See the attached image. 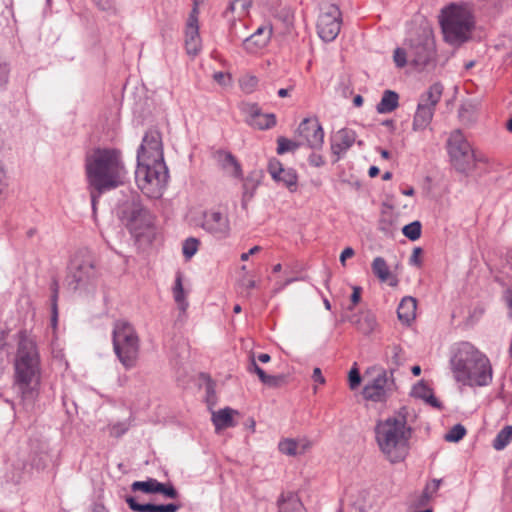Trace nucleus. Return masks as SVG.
Segmentation results:
<instances>
[{
  "label": "nucleus",
  "instance_id": "1",
  "mask_svg": "<svg viewBox=\"0 0 512 512\" xmlns=\"http://www.w3.org/2000/svg\"><path fill=\"white\" fill-rule=\"evenodd\" d=\"M86 174L89 185L97 192L91 193L92 205L103 192L124 184L127 171L121 152L112 148H97L86 158Z\"/></svg>",
  "mask_w": 512,
  "mask_h": 512
},
{
  "label": "nucleus",
  "instance_id": "2",
  "mask_svg": "<svg viewBox=\"0 0 512 512\" xmlns=\"http://www.w3.org/2000/svg\"><path fill=\"white\" fill-rule=\"evenodd\" d=\"M406 416V408H401L395 415L379 420L374 428L378 448L392 464L404 461L409 454L412 429Z\"/></svg>",
  "mask_w": 512,
  "mask_h": 512
},
{
  "label": "nucleus",
  "instance_id": "3",
  "mask_svg": "<svg viewBox=\"0 0 512 512\" xmlns=\"http://www.w3.org/2000/svg\"><path fill=\"white\" fill-rule=\"evenodd\" d=\"M451 370L457 382L467 386H488L493 369L488 357L469 342L459 344L450 359Z\"/></svg>",
  "mask_w": 512,
  "mask_h": 512
},
{
  "label": "nucleus",
  "instance_id": "4",
  "mask_svg": "<svg viewBox=\"0 0 512 512\" xmlns=\"http://www.w3.org/2000/svg\"><path fill=\"white\" fill-rule=\"evenodd\" d=\"M40 360L33 340L22 336L15 359V387L26 405H31L38 395Z\"/></svg>",
  "mask_w": 512,
  "mask_h": 512
},
{
  "label": "nucleus",
  "instance_id": "5",
  "mask_svg": "<svg viewBox=\"0 0 512 512\" xmlns=\"http://www.w3.org/2000/svg\"><path fill=\"white\" fill-rule=\"evenodd\" d=\"M440 23L444 40L456 47L470 40L475 28L473 14L467 8L456 5L442 11Z\"/></svg>",
  "mask_w": 512,
  "mask_h": 512
},
{
  "label": "nucleus",
  "instance_id": "6",
  "mask_svg": "<svg viewBox=\"0 0 512 512\" xmlns=\"http://www.w3.org/2000/svg\"><path fill=\"white\" fill-rule=\"evenodd\" d=\"M169 179L168 168L164 160L137 161L135 180L138 188L149 198L162 196Z\"/></svg>",
  "mask_w": 512,
  "mask_h": 512
},
{
  "label": "nucleus",
  "instance_id": "7",
  "mask_svg": "<svg viewBox=\"0 0 512 512\" xmlns=\"http://www.w3.org/2000/svg\"><path fill=\"white\" fill-rule=\"evenodd\" d=\"M112 342L114 352L125 369L135 367L139 356L140 341L134 327L127 321H116L112 332Z\"/></svg>",
  "mask_w": 512,
  "mask_h": 512
},
{
  "label": "nucleus",
  "instance_id": "8",
  "mask_svg": "<svg viewBox=\"0 0 512 512\" xmlns=\"http://www.w3.org/2000/svg\"><path fill=\"white\" fill-rule=\"evenodd\" d=\"M447 151L453 167L461 172L467 173L475 165V154L462 131L456 129L451 132L447 140Z\"/></svg>",
  "mask_w": 512,
  "mask_h": 512
},
{
  "label": "nucleus",
  "instance_id": "9",
  "mask_svg": "<svg viewBox=\"0 0 512 512\" xmlns=\"http://www.w3.org/2000/svg\"><path fill=\"white\" fill-rule=\"evenodd\" d=\"M119 218L136 235H141L143 230L152 225V215L142 205L138 197H132L122 204L119 210Z\"/></svg>",
  "mask_w": 512,
  "mask_h": 512
},
{
  "label": "nucleus",
  "instance_id": "10",
  "mask_svg": "<svg viewBox=\"0 0 512 512\" xmlns=\"http://www.w3.org/2000/svg\"><path fill=\"white\" fill-rule=\"evenodd\" d=\"M442 93V84L434 83L420 96L412 124L414 131H422L429 126L433 119L436 105L441 100Z\"/></svg>",
  "mask_w": 512,
  "mask_h": 512
},
{
  "label": "nucleus",
  "instance_id": "11",
  "mask_svg": "<svg viewBox=\"0 0 512 512\" xmlns=\"http://www.w3.org/2000/svg\"><path fill=\"white\" fill-rule=\"evenodd\" d=\"M96 269L94 260L90 255L76 256L67 276V285L71 290L85 289L95 278Z\"/></svg>",
  "mask_w": 512,
  "mask_h": 512
},
{
  "label": "nucleus",
  "instance_id": "12",
  "mask_svg": "<svg viewBox=\"0 0 512 512\" xmlns=\"http://www.w3.org/2000/svg\"><path fill=\"white\" fill-rule=\"evenodd\" d=\"M341 23L339 8L331 3L323 4L317 21L319 37L325 42L333 41L340 32Z\"/></svg>",
  "mask_w": 512,
  "mask_h": 512
},
{
  "label": "nucleus",
  "instance_id": "13",
  "mask_svg": "<svg viewBox=\"0 0 512 512\" xmlns=\"http://www.w3.org/2000/svg\"><path fill=\"white\" fill-rule=\"evenodd\" d=\"M435 43L428 36L418 37L410 41L409 57L411 64L423 69L435 61Z\"/></svg>",
  "mask_w": 512,
  "mask_h": 512
},
{
  "label": "nucleus",
  "instance_id": "14",
  "mask_svg": "<svg viewBox=\"0 0 512 512\" xmlns=\"http://www.w3.org/2000/svg\"><path fill=\"white\" fill-rule=\"evenodd\" d=\"M164 160L162 137L158 130L150 129L143 136L142 143L137 150V161Z\"/></svg>",
  "mask_w": 512,
  "mask_h": 512
},
{
  "label": "nucleus",
  "instance_id": "15",
  "mask_svg": "<svg viewBox=\"0 0 512 512\" xmlns=\"http://www.w3.org/2000/svg\"><path fill=\"white\" fill-rule=\"evenodd\" d=\"M298 135L311 149H321L324 143V131L316 118H305L298 127Z\"/></svg>",
  "mask_w": 512,
  "mask_h": 512
},
{
  "label": "nucleus",
  "instance_id": "16",
  "mask_svg": "<svg viewBox=\"0 0 512 512\" xmlns=\"http://www.w3.org/2000/svg\"><path fill=\"white\" fill-rule=\"evenodd\" d=\"M201 227L217 238H225L230 231L228 217L221 212L210 210L203 213Z\"/></svg>",
  "mask_w": 512,
  "mask_h": 512
},
{
  "label": "nucleus",
  "instance_id": "17",
  "mask_svg": "<svg viewBox=\"0 0 512 512\" xmlns=\"http://www.w3.org/2000/svg\"><path fill=\"white\" fill-rule=\"evenodd\" d=\"M198 4L195 2L189 14L185 29V48L189 55H197L201 49V38L198 25Z\"/></svg>",
  "mask_w": 512,
  "mask_h": 512
},
{
  "label": "nucleus",
  "instance_id": "18",
  "mask_svg": "<svg viewBox=\"0 0 512 512\" xmlns=\"http://www.w3.org/2000/svg\"><path fill=\"white\" fill-rule=\"evenodd\" d=\"M241 110L247 115L249 125L260 130L269 129L276 124L274 114H264L256 103H243Z\"/></svg>",
  "mask_w": 512,
  "mask_h": 512
},
{
  "label": "nucleus",
  "instance_id": "19",
  "mask_svg": "<svg viewBox=\"0 0 512 512\" xmlns=\"http://www.w3.org/2000/svg\"><path fill=\"white\" fill-rule=\"evenodd\" d=\"M268 172L276 182H281L291 192L297 188V173L292 168H284L282 163L277 159H271L268 163Z\"/></svg>",
  "mask_w": 512,
  "mask_h": 512
},
{
  "label": "nucleus",
  "instance_id": "20",
  "mask_svg": "<svg viewBox=\"0 0 512 512\" xmlns=\"http://www.w3.org/2000/svg\"><path fill=\"white\" fill-rule=\"evenodd\" d=\"M356 137L355 131L349 128H343L337 131L331 138V150L333 154L340 158L355 143Z\"/></svg>",
  "mask_w": 512,
  "mask_h": 512
},
{
  "label": "nucleus",
  "instance_id": "21",
  "mask_svg": "<svg viewBox=\"0 0 512 512\" xmlns=\"http://www.w3.org/2000/svg\"><path fill=\"white\" fill-rule=\"evenodd\" d=\"M272 36V27L270 25H263L243 40V47L246 51L254 53L259 49L264 48L270 41Z\"/></svg>",
  "mask_w": 512,
  "mask_h": 512
},
{
  "label": "nucleus",
  "instance_id": "22",
  "mask_svg": "<svg viewBox=\"0 0 512 512\" xmlns=\"http://www.w3.org/2000/svg\"><path fill=\"white\" fill-rule=\"evenodd\" d=\"M388 386V378L386 371H382L371 384L365 385L363 396L367 400L379 402L384 400Z\"/></svg>",
  "mask_w": 512,
  "mask_h": 512
},
{
  "label": "nucleus",
  "instance_id": "23",
  "mask_svg": "<svg viewBox=\"0 0 512 512\" xmlns=\"http://www.w3.org/2000/svg\"><path fill=\"white\" fill-rule=\"evenodd\" d=\"M126 502L129 508L135 512H177L180 509V505L169 503V504H139L135 497H126Z\"/></svg>",
  "mask_w": 512,
  "mask_h": 512
},
{
  "label": "nucleus",
  "instance_id": "24",
  "mask_svg": "<svg viewBox=\"0 0 512 512\" xmlns=\"http://www.w3.org/2000/svg\"><path fill=\"white\" fill-rule=\"evenodd\" d=\"M416 299L411 296L404 297L397 309V315L401 322L409 324L416 316Z\"/></svg>",
  "mask_w": 512,
  "mask_h": 512
},
{
  "label": "nucleus",
  "instance_id": "25",
  "mask_svg": "<svg viewBox=\"0 0 512 512\" xmlns=\"http://www.w3.org/2000/svg\"><path fill=\"white\" fill-rule=\"evenodd\" d=\"M216 158L222 168L227 170L232 176L236 178L242 176L241 166L230 152L217 151Z\"/></svg>",
  "mask_w": 512,
  "mask_h": 512
},
{
  "label": "nucleus",
  "instance_id": "26",
  "mask_svg": "<svg viewBox=\"0 0 512 512\" xmlns=\"http://www.w3.org/2000/svg\"><path fill=\"white\" fill-rule=\"evenodd\" d=\"M279 512H305L299 497L294 493L282 494L278 499Z\"/></svg>",
  "mask_w": 512,
  "mask_h": 512
},
{
  "label": "nucleus",
  "instance_id": "27",
  "mask_svg": "<svg viewBox=\"0 0 512 512\" xmlns=\"http://www.w3.org/2000/svg\"><path fill=\"white\" fill-rule=\"evenodd\" d=\"M248 372L255 373L258 375L259 380L269 387H277L283 380L282 376L268 375L266 372L256 363L254 357L251 358L250 363L247 367Z\"/></svg>",
  "mask_w": 512,
  "mask_h": 512
},
{
  "label": "nucleus",
  "instance_id": "28",
  "mask_svg": "<svg viewBox=\"0 0 512 512\" xmlns=\"http://www.w3.org/2000/svg\"><path fill=\"white\" fill-rule=\"evenodd\" d=\"M278 447L281 453L295 456L304 453L310 447V443L306 440L285 439L280 441Z\"/></svg>",
  "mask_w": 512,
  "mask_h": 512
},
{
  "label": "nucleus",
  "instance_id": "29",
  "mask_svg": "<svg viewBox=\"0 0 512 512\" xmlns=\"http://www.w3.org/2000/svg\"><path fill=\"white\" fill-rule=\"evenodd\" d=\"M235 411L231 408H223L212 413V422L216 430L233 427V414Z\"/></svg>",
  "mask_w": 512,
  "mask_h": 512
},
{
  "label": "nucleus",
  "instance_id": "30",
  "mask_svg": "<svg viewBox=\"0 0 512 512\" xmlns=\"http://www.w3.org/2000/svg\"><path fill=\"white\" fill-rule=\"evenodd\" d=\"M399 96L395 91L385 90L376 110L380 114L390 113L398 107Z\"/></svg>",
  "mask_w": 512,
  "mask_h": 512
},
{
  "label": "nucleus",
  "instance_id": "31",
  "mask_svg": "<svg viewBox=\"0 0 512 512\" xmlns=\"http://www.w3.org/2000/svg\"><path fill=\"white\" fill-rule=\"evenodd\" d=\"M357 329L365 335L372 333L377 325L375 316L370 312L361 313L355 321Z\"/></svg>",
  "mask_w": 512,
  "mask_h": 512
},
{
  "label": "nucleus",
  "instance_id": "32",
  "mask_svg": "<svg viewBox=\"0 0 512 512\" xmlns=\"http://www.w3.org/2000/svg\"><path fill=\"white\" fill-rule=\"evenodd\" d=\"M512 440V426L506 425L501 429L493 440L492 446L495 450L501 451L505 449Z\"/></svg>",
  "mask_w": 512,
  "mask_h": 512
},
{
  "label": "nucleus",
  "instance_id": "33",
  "mask_svg": "<svg viewBox=\"0 0 512 512\" xmlns=\"http://www.w3.org/2000/svg\"><path fill=\"white\" fill-rule=\"evenodd\" d=\"M27 472L28 465L22 459H18L12 463V470L7 473L6 477L9 481L18 483L24 478Z\"/></svg>",
  "mask_w": 512,
  "mask_h": 512
},
{
  "label": "nucleus",
  "instance_id": "34",
  "mask_svg": "<svg viewBox=\"0 0 512 512\" xmlns=\"http://www.w3.org/2000/svg\"><path fill=\"white\" fill-rule=\"evenodd\" d=\"M173 296H174V300L178 304L179 308L182 311H185L186 308L188 307V302L186 301V298H185V292H184V288H183V284H182L181 273H177V275H176L175 284L173 287Z\"/></svg>",
  "mask_w": 512,
  "mask_h": 512
},
{
  "label": "nucleus",
  "instance_id": "35",
  "mask_svg": "<svg viewBox=\"0 0 512 512\" xmlns=\"http://www.w3.org/2000/svg\"><path fill=\"white\" fill-rule=\"evenodd\" d=\"M372 271L374 275L382 282H385L389 279L390 270L389 267L383 257H376L372 262Z\"/></svg>",
  "mask_w": 512,
  "mask_h": 512
},
{
  "label": "nucleus",
  "instance_id": "36",
  "mask_svg": "<svg viewBox=\"0 0 512 512\" xmlns=\"http://www.w3.org/2000/svg\"><path fill=\"white\" fill-rule=\"evenodd\" d=\"M51 289V321L55 326L58 318V294H59V283L56 279H53L50 285Z\"/></svg>",
  "mask_w": 512,
  "mask_h": 512
},
{
  "label": "nucleus",
  "instance_id": "37",
  "mask_svg": "<svg viewBox=\"0 0 512 512\" xmlns=\"http://www.w3.org/2000/svg\"><path fill=\"white\" fill-rule=\"evenodd\" d=\"M251 5L252 0H232L225 13L227 14L228 11H230L232 13H236L238 17H242L248 13Z\"/></svg>",
  "mask_w": 512,
  "mask_h": 512
},
{
  "label": "nucleus",
  "instance_id": "38",
  "mask_svg": "<svg viewBox=\"0 0 512 512\" xmlns=\"http://www.w3.org/2000/svg\"><path fill=\"white\" fill-rule=\"evenodd\" d=\"M159 481L150 478L146 481H135L131 488L133 491H142L145 493H157Z\"/></svg>",
  "mask_w": 512,
  "mask_h": 512
},
{
  "label": "nucleus",
  "instance_id": "39",
  "mask_svg": "<svg viewBox=\"0 0 512 512\" xmlns=\"http://www.w3.org/2000/svg\"><path fill=\"white\" fill-rule=\"evenodd\" d=\"M277 144H278L277 153L279 155H282L287 152H294L302 145V142L293 141V140H290L288 138L281 136V137H278Z\"/></svg>",
  "mask_w": 512,
  "mask_h": 512
},
{
  "label": "nucleus",
  "instance_id": "40",
  "mask_svg": "<svg viewBox=\"0 0 512 512\" xmlns=\"http://www.w3.org/2000/svg\"><path fill=\"white\" fill-rule=\"evenodd\" d=\"M421 223L419 221H413L405 225L402 229V233L411 241H415L421 236Z\"/></svg>",
  "mask_w": 512,
  "mask_h": 512
},
{
  "label": "nucleus",
  "instance_id": "41",
  "mask_svg": "<svg viewBox=\"0 0 512 512\" xmlns=\"http://www.w3.org/2000/svg\"><path fill=\"white\" fill-rule=\"evenodd\" d=\"M466 434V428L462 424L454 425L444 436L447 442L456 443Z\"/></svg>",
  "mask_w": 512,
  "mask_h": 512
},
{
  "label": "nucleus",
  "instance_id": "42",
  "mask_svg": "<svg viewBox=\"0 0 512 512\" xmlns=\"http://www.w3.org/2000/svg\"><path fill=\"white\" fill-rule=\"evenodd\" d=\"M199 240L194 237L187 238L183 242L182 252L186 259H191L197 252Z\"/></svg>",
  "mask_w": 512,
  "mask_h": 512
},
{
  "label": "nucleus",
  "instance_id": "43",
  "mask_svg": "<svg viewBox=\"0 0 512 512\" xmlns=\"http://www.w3.org/2000/svg\"><path fill=\"white\" fill-rule=\"evenodd\" d=\"M390 361L395 368L401 366L405 361L403 349L399 345L389 347Z\"/></svg>",
  "mask_w": 512,
  "mask_h": 512
},
{
  "label": "nucleus",
  "instance_id": "44",
  "mask_svg": "<svg viewBox=\"0 0 512 512\" xmlns=\"http://www.w3.org/2000/svg\"><path fill=\"white\" fill-rule=\"evenodd\" d=\"M409 56V52L407 53L405 49L403 48H396L394 50L393 59L395 62V65L398 68H403L407 64V57Z\"/></svg>",
  "mask_w": 512,
  "mask_h": 512
},
{
  "label": "nucleus",
  "instance_id": "45",
  "mask_svg": "<svg viewBox=\"0 0 512 512\" xmlns=\"http://www.w3.org/2000/svg\"><path fill=\"white\" fill-rule=\"evenodd\" d=\"M257 184H258L257 181H253L251 177H247L245 179L244 184H243V188H244L243 198H244V200L245 199L250 200L253 197L254 190L256 189Z\"/></svg>",
  "mask_w": 512,
  "mask_h": 512
},
{
  "label": "nucleus",
  "instance_id": "46",
  "mask_svg": "<svg viewBox=\"0 0 512 512\" xmlns=\"http://www.w3.org/2000/svg\"><path fill=\"white\" fill-rule=\"evenodd\" d=\"M157 493H162L166 497L171 499H176L178 497V491L174 488L173 485H165L164 483L159 482Z\"/></svg>",
  "mask_w": 512,
  "mask_h": 512
},
{
  "label": "nucleus",
  "instance_id": "47",
  "mask_svg": "<svg viewBox=\"0 0 512 512\" xmlns=\"http://www.w3.org/2000/svg\"><path fill=\"white\" fill-rule=\"evenodd\" d=\"M9 72L10 69L8 64L2 58H0V89L4 88L7 85L9 79Z\"/></svg>",
  "mask_w": 512,
  "mask_h": 512
},
{
  "label": "nucleus",
  "instance_id": "48",
  "mask_svg": "<svg viewBox=\"0 0 512 512\" xmlns=\"http://www.w3.org/2000/svg\"><path fill=\"white\" fill-rule=\"evenodd\" d=\"M413 392L416 397L424 400L427 394H430L432 390L423 381H420L414 386Z\"/></svg>",
  "mask_w": 512,
  "mask_h": 512
},
{
  "label": "nucleus",
  "instance_id": "49",
  "mask_svg": "<svg viewBox=\"0 0 512 512\" xmlns=\"http://www.w3.org/2000/svg\"><path fill=\"white\" fill-rule=\"evenodd\" d=\"M349 386L352 390L356 389L361 383V376L357 368L353 367L349 372Z\"/></svg>",
  "mask_w": 512,
  "mask_h": 512
},
{
  "label": "nucleus",
  "instance_id": "50",
  "mask_svg": "<svg viewBox=\"0 0 512 512\" xmlns=\"http://www.w3.org/2000/svg\"><path fill=\"white\" fill-rule=\"evenodd\" d=\"M257 82L258 80L256 77H249L241 81V87L245 92L250 93L256 87Z\"/></svg>",
  "mask_w": 512,
  "mask_h": 512
},
{
  "label": "nucleus",
  "instance_id": "51",
  "mask_svg": "<svg viewBox=\"0 0 512 512\" xmlns=\"http://www.w3.org/2000/svg\"><path fill=\"white\" fill-rule=\"evenodd\" d=\"M96 5L103 11H113L115 9L114 0H94Z\"/></svg>",
  "mask_w": 512,
  "mask_h": 512
},
{
  "label": "nucleus",
  "instance_id": "52",
  "mask_svg": "<svg viewBox=\"0 0 512 512\" xmlns=\"http://www.w3.org/2000/svg\"><path fill=\"white\" fill-rule=\"evenodd\" d=\"M361 292H362L361 287H359V286H354L353 287V292H352V295H351V303H352V305L349 307L350 310H352L353 307L360 302Z\"/></svg>",
  "mask_w": 512,
  "mask_h": 512
},
{
  "label": "nucleus",
  "instance_id": "53",
  "mask_svg": "<svg viewBox=\"0 0 512 512\" xmlns=\"http://www.w3.org/2000/svg\"><path fill=\"white\" fill-rule=\"evenodd\" d=\"M422 254V249L420 247H415L413 253L409 259L411 265L420 266L421 260L420 255Z\"/></svg>",
  "mask_w": 512,
  "mask_h": 512
},
{
  "label": "nucleus",
  "instance_id": "54",
  "mask_svg": "<svg viewBox=\"0 0 512 512\" xmlns=\"http://www.w3.org/2000/svg\"><path fill=\"white\" fill-rule=\"evenodd\" d=\"M308 161H309L310 165H312L314 167H320L324 164V160H323L322 156L319 154H316V153H312L309 156Z\"/></svg>",
  "mask_w": 512,
  "mask_h": 512
},
{
  "label": "nucleus",
  "instance_id": "55",
  "mask_svg": "<svg viewBox=\"0 0 512 512\" xmlns=\"http://www.w3.org/2000/svg\"><path fill=\"white\" fill-rule=\"evenodd\" d=\"M127 431V427L124 424H115L111 428V435L115 437L122 436Z\"/></svg>",
  "mask_w": 512,
  "mask_h": 512
},
{
  "label": "nucleus",
  "instance_id": "56",
  "mask_svg": "<svg viewBox=\"0 0 512 512\" xmlns=\"http://www.w3.org/2000/svg\"><path fill=\"white\" fill-rule=\"evenodd\" d=\"M440 484H441V480L440 479H433L431 484L430 485H427L424 493H423V497L428 500L430 498V496L428 495V490L431 488L433 492L437 491L438 488L440 487Z\"/></svg>",
  "mask_w": 512,
  "mask_h": 512
},
{
  "label": "nucleus",
  "instance_id": "57",
  "mask_svg": "<svg viewBox=\"0 0 512 512\" xmlns=\"http://www.w3.org/2000/svg\"><path fill=\"white\" fill-rule=\"evenodd\" d=\"M424 401L434 408H438V409L442 408L441 402L434 396L433 392H431L430 394H427Z\"/></svg>",
  "mask_w": 512,
  "mask_h": 512
},
{
  "label": "nucleus",
  "instance_id": "58",
  "mask_svg": "<svg viewBox=\"0 0 512 512\" xmlns=\"http://www.w3.org/2000/svg\"><path fill=\"white\" fill-rule=\"evenodd\" d=\"M355 254V251L353 248L351 247H346L342 253L340 254V262L343 266H345V261L347 258H351L352 256H354Z\"/></svg>",
  "mask_w": 512,
  "mask_h": 512
},
{
  "label": "nucleus",
  "instance_id": "59",
  "mask_svg": "<svg viewBox=\"0 0 512 512\" xmlns=\"http://www.w3.org/2000/svg\"><path fill=\"white\" fill-rule=\"evenodd\" d=\"M503 298L505 300L506 305L508 306L510 310V317H512V289H507L504 292Z\"/></svg>",
  "mask_w": 512,
  "mask_h": 512
},
{
  "label": "nucleus",
  "instance_id": "60",
  "mask_svg": "<svg viewBox=\"0 0 512 512\" xmlns=\"http://www.w3.org/2000/svg\"><path fill=\"white\" fill-rule=\"evenodd\" d=\"M261 249L262 248L260 246H254L248 252L242 253L240 258L242 261H247L250 256L255 255L256 253L261 251Z\"/></svg>",
  "mask_w": 512,
  "mask_h": 512
},
{
  "label": "nucleus",
  "instance_id": "61",
  "mask_svg": "<svg viewBox=\"0 0 512 512\" xmlns=\"http://www.w3.org/2000/svg\"><path fill=\"white\" fill-rule=\"evenodd\" d=\"M312 378L315 382H318L320 384L325 383V379L322 375L321 369L318 367L314 368Z\"/></svg>",
  "mask_w": 512,
  "mask_h": 512
},
{
  "label": "nucleus",
  "instance_id": "62",
  "mask_svg": "<svg viewBox=\"0 0 512 512\" xmlns=\"http://www.w3.org/2000/svg\"><path fill=\"white\" fill-rule=\"evenodd\" d=\"M30 467L36 468L37 470L44 468L45 461L42 456L38 457V459H33V461L29 464Z\"/></svg>",
  "mask_w": 512,
  "mask_h": 512
},
{
  "label": "nucleus",
  "instance_id": "63",
  "mask_svg": "<svg viewBox=\"0 0 512 512\" xmlns=\"http://www.w3.org/2000/svg\"><path fill=\"white\" fill-rule=\"evenodd\" d=\"M297 278H289L287 280H285L284 282H276V288L275 290L276 291H281L282 289H284L287 285H289L290 283L296 281Z\"/></svg>",
  "mask_w": 512,
  "mask_h": 512
},
{
  "label": "nucleus",
  "instance_id": "64",
  "mask_svg": "<svg viewBox=\"0 0 512 512\" xmlns=\"http://www.w3.org/2000/svg\"><path fill=\"white\" fill-rule=\"evenodd\" d=\"M225 74L223 72H216L214 74V79L215 81H217L218 83L222 84L224 83V79H225Z\"/></svg>",
  "mask_w": 512,
  "mask_h": 512
}]
</instances>
